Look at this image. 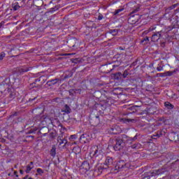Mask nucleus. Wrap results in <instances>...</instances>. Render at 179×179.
I'll return each mask as SVG.
<instances>
[{"label": "nucleus", "mask_w": 179, "mask_h": 179, "mask_svg": "<svg viewBox=\"0 0 179 179\" xmlns=\"http://www.w3.org/2000/svg\"><path fill=\"white\" fill-rule=\"evenodd\" d=\"M55 136H57V134L55 132H50L49 134V138L50 139H54V138H55Z\"/></svg>", "instance_id": "nucleus-38"}, {"label": "nucleus", "mask_w": 179, "mask_h": 179, "mask_svg": "<svg viewBox=\"0 0 179 179\" xmlns=\"http://www.w3.org/2000/svg\"><path fill=\"white\" fill-rule=\"evenodd\" d=\"M36 82H41V77H39L38 78L35 79V82L34 83H32L31 85V86H32V87H38V89H40V87H41V86H40V85H37L36 86Z\"/></svg>", "instance_id": "nucleus-25"}, {"label": "nucleus", "mask_w": 179, "mask_h": 179, "mask_svg": "<svg viewBox=\"0 0 179 179\" xmlns=\"http://www.w3.org/2000/svg\"><path fill=\"white\" fill-rule=\"evenodd\" d=\"M50 156H52V157H55V155H57V149L55 148H52L50 152Z\"/></svg>", "instance_id": "nucleus-30"}, {"label": "nucleus", "mask_w": 179, "mask_h": 179, "mask_svg": "<svg viewBox=\"0 0 179 179\" xmlns=\"http://www.w3.org/2000/svg\"><path fill=\"white\" fill-rule=\"evenodd\" d=\"M91 124L94 125V127H96V125H99L100 124V116H95L91 119Z\"/></svg>", "instance_id": "nucleus-17"}, {"label": "nucleus", "mask_w": 179, "mask_h": 179, "mask_svg": "<svg viewBox=\"0 0 179 179\" xmlns=\"http://www.w3.org/2000/svg\"><path fill=\"white\" fill-rule=\"evenodd\" d=\"M127 166V163H125V161L120 160L117 162L116 165L115 166V170H117V171H121L122 169H124Z\"/></svg>", "instance_id": "nucleus-12"}, {"label": "nucleus", "mask_w": 179, "mask_h": 179, "mask_svg": "<svg viewBox=\"0 0 179 179\" xmlns=\"http://www.w3.org/2000/svg\"><path fill=\"white\" fill-rule=\"evenodd\" d=\"M159 136H157V133H155V134H153L152 136V139H157V138H159Z\"/></svg>", "instance_id": "nucleus-46"}, {"label": "nucleus", "mask_w": 179, "mask_h": 179, "mask_svg": "<svg viewBox=\"0 0 179 179\" xmlns=\"http://www.w3.org/2000/svg\"><path fill=\"white\" fill-rule=\"evenodd\" d=\"M124 141L120 136L115 139V144L113 146V149L117 152L118 150H121V149L124 148Z\"/></svg>", "instance_id": "nucleus-8"}, {"label": "nucleus", "mask_w": 179, "mask_h": 179, "mask_svg": "<svg viewBox=\"0 0 179 179\" xmlns=\"http://www.w3.org/2000/svg\"><path fill=\"white\" fill-rule=\"evenodd\" d=\"M114 163V159L111 157H106L105 163L98 165L97 170L99 173H103V171L107 170V169H111L113 167V164Z\"/></svg>", "instance_id": "nucleus-3"}, {"label": "nucleus", "mask_w": 179, "mask_h": 179, "mask_svg": "<svg viewBox=\"0 0 179 179\" xmlns=\"http://www.w3.org/2000/svg\"><path fill=\"white\" fill-rule=\"evenodd\" d=\"M30 69H31V68L27 67V66H23V67L20 68L18 69V71L20 72V73H24V72H29V71H30Z\"/></svg>", "instance_id": "nucleus-20"}, {"label": "nucleus", "mask_w": 179, "mask_h": 179, "mask_svg": "<svg viewBox=\"0 0 179 179\" xmlns=\"http://www.w3.org/2000/svg\"><path fill=\"white\" fill-rule=\"evenodd\" d=\"M150 114H153V113H150Z\"/></svg>", "instance_id": "nucleus-61"}, {"label": "nucleus", "mask_w": 179, "mask_h": 179, "mask_svg": "<svg viewBox=\"0 0 179 179\" xmlns=\"http://www.w3.org/2000/svg\"><path fill=\"white\" fill-rule=\"evenodd\" d=\"M72 76V73H71L69 76L65 75L64 79H68V78H71Z\"/></svg>", "instance_id": "nucleus-51"}, {"label": "nucleus", "mask_w": 179, "mask_h": 179, "mask_svg": "<svg viewBox=\"0 0 179 179\" xmlns=\"http://www.w3.org/2000/svg\"><path fill=\"white\" fill-rule=\"evenodd\" d=\"M169 37V34H167L166 32H164L163 31H157L154 34H152L151 37V41L153 43H156L157 41H159L160 38H163V40H166Z\"/></svg>", "instance_id": "nucleus-7"}, {"label": "nucleus", "mask_w": 179, "mask_h": 179, "mask_svg": "<svg viewBox=\"0 0 179 179\" xmlns=\"http://www.w3.org/2000/svg\"><path fill=\"white\" fill-rule=\"evenodd\" d=\"M4 25H5V22L4 21H1L0 22V29H2V27H3Z\"/></svg>", "instance_id": "nucleus-48"}, {"label": "nucleus", "mask_w": 179, "mask_h": 179, "mask_svg": "<svg viewBox=\"0 0 179 179\" xmlns=\"http://www.w3.org/2000/svg\"><path fill=\"white\" fill-rule=\"evenodd\" d=\"M69 139L70 142H72V141L78 139V135L77 134L71 135Z\"/></svg>", "instance_id": "nucleus-34"}, {"label": "nucleus", "mask_w": 179, "mask_h": 179, "mask_svg": "<svg viewBox=\"0 0 179 179\" xmlns=\"http://www.w3.org/2000/svg\"><path fill=\"white\" fill-rule=\"evenodd\" d=\"M128 75V71H124V73H123V76L124 78H127V76Z\"/></svg>", "instance_id": "nucleus-50"}, {"label": "nucleus", "mask_w": 179, "mask_h": 179, "mask_svg": "<svg viewBox=\"0 0 179 179\" xmlns=\"http://www.w3.org/2000/svg\"><path fill=\"white\" fill-rule=\"evenodd\" d=\"M36 173H38L39 176H43V174H44V171L41 168H38L36 169Z\"/></svg>", "instance_id": "nucleus-37"}, {"label": "nucleus", "mask_w": 179, "mask_h": 179, "mask_svg": "<svg viewBox=\"0 0 179 179\" xmlns=\"http://www.w3.org/2000/svg\"><path fill=\"white\" fill-rule=\"evenodd\" d=\"M14 176H15V177H19V175H17V171H14Z\"/></svg>", "instance_id": "nucleus-52"}, {"label": "nucleus", "mask_w": 179, "mask_h": 179, "mask_svg": "<svg viewBox=\"0 0 179 179\" xmlns=\"http://www.w3.org/2000/svg\"><path fill=\"white\" fill-rule=\"evenodd\" d=\"M178 4L176 3V4H173L171 6H169L167 9H166V13H169V10H173V9H176V8H177Z\"/></svg>", "instance_id": "nucleus-28"}, {"label": "nucleus", "mask_w": 179, "mask_h": 179, "mask_svg": "<svg viewBox=\"0 0 179 179\" xmlns=\"http://www.w3.org/2000/svg\"><path fill=\"white\" fill-rule=\"evenodd\" d=\"M163 173L160 172V169H159L156 173L155 172H150L148 173H145L143 176H142V179H150V177H153L155 174H162Z\"/></svg>", "instance_id": "nucleus-13"}, {"label": "nucleus", "mask_w": 179, "mask_h": 179, "mask_svg": "<svg viewBox=\"0 0 179 179\" xmlns=\"http://www.w3.org/2000/svg\"><path fill=\"white\" fill-rule=\"evenodd\" d=\"M43 136H47V133L43 134Z\"/></svg>", "instance_id": "nucleus-57"}, {"label": "nucleus", "mask_w": 179, "mask_h": 179, "mask_svg": "<svg viewBox=\"0 0 179 179\" xmlns=\"http://www.w3.org/2000/svg\"><path fill=\"white\" fill-rule=\"evenodd\" d=\"M118 129H120L118 126H114L109 129V132L113 135H118V134H120V130Z\"/></svg>", "instance_id": "nucleus-16"}, {"label": "nucleus", "mask_w": 179, "mask_h": 179, "mask_svg": "<svg viewBox=\"0 0 179 179\" xmlns=\"http://www.w3.org/2000/svg\"><path fill=\"white\" fill-rule=\"evenodd\" d=\"M8 176H10V173H8Z\"/></svg>", "instance_id": "nucleus-62"}, {"label": "nucleus", "mask_w": 179, "mask_h": 179, "mask_svg": "<svg viewBox=\"0 0 179 179\" xmlns=\"http://www.w3.org/2000/svg\"><path fill=\"white\" fill-rule=\"evenodd\" d=\"M131 149H135V150H138L140 149L141 148V143H136L134 145H131Z\"/></svg>", "instance_id": "nucleus-31"}, {"label": "nucleus", "mask_w": 179, "mask_h": 179, "mask_svg": "<svg viewBox=\"0 0 179 179\" xmlns=\"http://www.w3.org/2000/svg\"><path fill=\"white\" fill-rule=\"evenodd\" d=\"M176 72H178V69H175L173 71H166L164 75L165 76H173Z\"/></svg>", "instance_id": "nucleus-23"}, {"label": "nucleus", "mask_w": 179, "mask_h": 179, "mask_svg": "<svg viewBox=\"0 0 179 179\" xmlns=\"http://www.w3.org/2000/svg\"><path fill=\"white\" fill-rule=\"evenodd\" d=\"M90 156L92 159H95L97 162H100L103 158V151L99 150V147H93L90 150Z\"/></svg>", "instance_id": "nucleus-5"}, {"label": "nucleus", "mask_w": 179, "mask_h": 179, "mask_svg": "<svg viewBox=\"0 0 179 179\" xmlns=\"http://www.w3.org/2000/svg\"><path fill=\"white\" fill-rule=\"evenodd\" d=\"M165 134L166 132L164 131L163 130H159L157 133V136H159V138H160V136H163V135H165Z\"/></svg>", "instance_id": "nucleus-35"}, {"label": "nucleus", "mask_w": 179, "mask_h": 179, "mask_svg": "<svg viewBox=\"0 0 179 179\" xmlns=\"http://www.w3.org/2000/svg\"><path fill=\"white\" fill-rule=\"evenodd\" d=\"M149 43V37L146 36L143 38V40H141V44L145 45Z\"/></svg>", "instance_id": "nucleus-33"}, {"label": "nucleus", "mask_w": 179, "mask_h": 179, "mask_svg": "<svg viewBox=\"0 0 179 179\" xmlns=\"http://www.w3.org/2000/svg\"><path fill=\"white\" fill-rule=\"evenodd\" d=\"M138 12H139V8L135 9L130 13L128 20L129 23H131V24H138V22L142 17V15L138 14Z\"/></svg>", "instance_id": "nucleus-4"}, {"label": "nucleus", "mask_w": 179, "mask_h": 179, "mask_svg": "<svg viewBox=\"0 0 179 179\" xmlns=\"http://www.w3.org/2000/svg\"><path fill=\"white\" fill-rule=\"evenodd\" d=\"M62 178L63 179H72V176L71 175H68V176L65 175L63 176Z\"/></svg>", "instance_id": "nucleus-44"}, {"label": "nucleus", "mask_w": 179, "mask_h": 179, "mask_svg": "<svg viewBox=\"0 0 179 179\" xmlns=\"http://www.w3.org/2000/svg\"><path fill=\"white\" fill-rule=\"evenodd\" d=\"M15 117H17V112H15L13 114L10 115L9 120H12V118H15Z\"/></svg>", "instance_id": "nucleus-42"}, {"label": "nucleus", "mask_w": 179, "mask_h": 179, "mask_svg": "<svg viewBox=\"0 0 179 179\" xmlns=\"http://www.w3.org/2000/svg\"><path fill=\"white\" fill-rule=\"evenodd\" d=\"M171 25L169 27V30H173V29H178L179 27V10H175L174 13L172 14L171 17L169 18Z\"/></svg>", "instance_id": "nucleus-2"}, {"label": "nucleus", "mask_w": 179, "mask_h": 179, "mask_svg": "<svg viewBox=\"0 0 179 179\" xmlns=\"http://www.w3.org/2000/svg\"><path fill=\"white\" fill-rule=\"evenodd\" d=\"M122 10H124V8L117 9L115 11L114 15L117 16V15H118V13H120V12H122Z\"/></svg>", "instance_id": "nucleus-41"}, {"label": "nucleus", "mask_w": 179, "mask_h": 179, "mask_svg": "<svg viewBox=\"0 0 179 179\" xmlns=\"http://www.w3.org/2000/svg\"><path fill=\"white\" fill-rule=\"evenodd\" d=\"M80 142L81 143H89L90 142V138L87 134H82L80 137Z\"/></svg>", "instance_id": "nucleus-14"}, {"label": "nucleus", "mask_w": 179, "mask_h": 179, "mask_svg": "<svg viewBox=\"0 0 179 179\" xmlns=\"http://www.w3.org/2000/svg\"><path fill=\"white\" fill-rule=\"evenodd\" d=\"M114 103H115V101L114 100V99H113V97L107 98L106 100L105 101V104L104 105L101 104V110H106L107 107H110V106H113Z\"/></svg>", "instance_id": "nucleus-11"}, {"label": "nucleus", "mask_w": 179, "mask_h": 179, "mask_svg": "<svg viewBox=\"0 0 179 179\" xmlns=\"http://www.w3.org/2000/svg\"><path fill=\"white\" fill-rule=\"evenodd\" d=\"M103 19H104V16H103L101 13H99L98 16V20H103Z\"/></svg>", "instance_id": "nucleus-45"}, {"label": "nucleus", "mask_w": 179, "mask_h": 179, "mask_svg": "<svg viewBox=\"0 0 179 179\" xmlns=\"http://www.w3.org/2000/svg\"><path fill=\"white\" fill-rule=\"evenodd\" d=\"M36 99H37V97H34V98H33V99L30 98V99L28 100V101H29V103H31V101H34V100H36Z\"/></svg>", "instance_id": "nucleus-49"}, {"label": "nucleus", "mask_w": 179, "mask_h": 179, "mask_svg": "<svg viewBox=\"0 0 179 179\" xmlns=\"http://www.w3.org/2000/svg\"><path fill=\"white\" fill-rule=\"evenodd\" d=\"M63 111L66 114H69V113H71V108H69L68 105H65L64 108H63Z\"/></svg>", "instance_id": "nucleus-29"}, {"label": "nucleus", "mask_w": 179, "mask_h": 179, "mask_svg": "<svg viewBox=\"0 0 179 179\" xmlns=\"http://www.w3.org/2000/svg\"><path fill=\"white\" fill-rule=\"evenodd\" d=\"M57 142L59 143V146L64 145L63 148H65V146H66V144L68 143V141L66 138H62V136L57 137Z\"/></svg>", "instance_id": "nucleus-15"}, {"label": "nucleus", "mask_w": 179, "mask_h": 179, "mask_svg": "<svg viewBox=\"0 0 179 179\" xmlns=\"http://www.w3.org/2000/svg\"><path fill=\"white\" fill-rule=\"evenodd\" d=\"M40 78H41V84L44 85V83H45V82H47L48 79L50 78V76L43 75V76H41Z\"/></svg>", "instance_id": "nucleus-21"}, {"label": "nucleus", "mask_w": 179, "mask_h": 179, "mask_svg": "<svg viewBox=\"0 0 179 179\" xmlns=\"http://www.w3.org/2000/svg\"><path fill=\"white\" fill-rule=\"evenodd\" d=\"M20 120H22V117H20L13 118V120L12 122L13 125H15V124H17L18 122H20Z\"/></svg>", "instance_id": "nucleus-32"}, {"label": "nucleus", "mask_w": 179, "mask_h": 179, "mask_svg": "<svg viewBox=\"0 0 179 179\" xmlns=\"http://www.w3.org/2000/svg\"><path fill=\"white\" fill-rule=\"evenodd\" d=\"M157 71L158 72H162V71H163V66H159L157 67Z\"/></svg>", "instance_id": "nucleus-47"}, {"label": "nucleus", "mask_w": 179, "mask_h": 179, "mask_svg": "<svg viewBox=\"0 0 179 179\" xmlns=\"http://www.w3.org/2000/svg\"><path fill=\"white\" fill-rule=\"evenodd\" d=\"M110 33L112 36H117V34H118V30H117V29H110Z\"/></svg>", "instance_id": "nucleus-36"}, {"label": "nucleus", "mask_w": 179, "mask_h": 179, "mask_svg": "<svg viewBox=\"0 0 179 179\" xmlns=\"http://www.w3.org/2000/svg\"><path fill=\"white\" fill-rule=\"evenodd\" d=\"M134 113V111L133 112H131V113H128L127 114V115H129V114H132Z\"/></svg>", "instance_id": "nucleus-56"}, {"label": "nucleus", "mask_w": 179, "mask_h": 179, "mask_svg": "<svg viewBox=\"0 0 179 179\" xmlns=\"http://www.w3.org/2000/svg\"><path fill=\"white\" fill-rule=\"evenodd\" d=\"M120 136L122 138V140L123 141L124 145H125V143L127 145H131L132 144V142H134V141H136V139H138V136L136 135L134 138H131L126 134H122Z\"/></svg>", "instance_id": "nucleus-9"}, {"label": "nucleus", "mask_w": 179, "mask_h": 179, "mask_svg": "<svg viewBox=\"0 0 179 179\" xmlns=\"http://www.w3.org/2000/svg\"><path fill=\"white\" fill-rule=\"evenodd\" d=\"M14 168L17 169V166L15 165Z\"/></svg>", "instance_id": "nucleus-58"}, {"label": "nucleus", "mask_w": 179, "mask_h": 179, "mask_svg": "<svg viewBox=\"0 0 179 179\" xmlns=\"http://www.w3.org/2000/svg\"><path fill=\"white\" fill-rule=\"evenodd\" d=\"M34 169V163L33 162H29V164L27 166V169L25 170V173L29 174L31 170Z\"/></svg>", "instance_id": "nucleus-19"}, {"label": "nucleus", "mask_w": 179, "mask_h": 179, "mask_svg": "<svg viewBox=\"0 0 179 179\" xmlns=\"http://www.w3.org/2000/svg\"><path fill=\"white\" fill-rule=\"evenodd\" d=\"M6 56V54L5 53V52H2L0 54V62L2 61Z\"/></svg>", "instance_id": "nucleus-39"}, {"label": "nucleus", "mask_w": 179, "mask_h": 179, "mask_svg": "<svg viewBox=\"0 0 179 179\" xmlns=\"http://www.w3.org/2000/svg\"><path fill=\"white\" fill-rule=\"evenodd\" d=\"M19 8H20V6H19V3H15L13 9L15 10H17V9H19Z\"/></svg>", "instance_id": "nucleus-40"}, {"label": "nucleus", "mask_w": 179, "mask_h": 179, "mask_svg": "<svg viewBox=\"0 0 179 179\" xmlns=\"http://www.w3.org/2000/svg\"><path fill=\"white\" fill-rule=\"evenodd\" d=\"M10 52H12V49H11Z\"/></svg>", "instance_id": "nucleus-63"}, {"label": "nucleus", "mask_w": 179, "mask_h": 179, "mask_svg": "<svg viewBox=\"0 0 179 179\" xmlns=\"http://www.w3.org/2000/svg\"><path fill=\"white\" fill-rule=\"evenodd\" d=\"M28 179H33V178H29Z\"/></svg>", "instance_id": "nucleus-59"}, {"label": "nucleus", "mask_w": 179, "mask_h": 179, "mask_svg": "<svg viewBox=\"0 0 179 179\" xmlns=\"http://www.w3.org/2000/svg\"><path fill=\"white\" fill-rule=\"evenodd\" d=\"M105 66H106V68L108 69L107 71H106V73H110V72L114 71V68H115V65H113L111 68V64L105 65Z\"/></svg>", "instance_id": "nucleus-22"}, {"label": "nucleus", "mask_w": 179, "mask_h": 179, "mask_svg": "<svg viewBox=\"0 0 179 179\" xmlns=\"http://www.w3.org/2000/svg\"><path fill=\"white\" fill-rule=\"evenodd\" d=\"M120 122H124V124H128L129 122H132L134 121V119L120 118Z\"/></svg>", "instance_id": "nucleus-26"}, {"label": "nucleus", "mask_w": 179, "mask_h": 179, "mask_svg": "<svg viewBox=\"0 0 179 179\" xmlns=\"http://www.w3.org/2000/svg\"><path fill=\"white\" fill-rule=\"evenodd\" d=\"M164 107L168 110H173L174 108V105L171 104V103L166 101L164 103Z\"/></svg>", "instance_id": "nucleus-24"}, {"label": "nucleus", "mask_w": 179, "mask_h": 179, "mask_svg": "<svg viewBox=\"0 0 179 179\" xmlns=\"http://www.w3.org/2000/svg\"><path fill=\"white\" fill-rule=\"evenodd\" d=\"M153 28H149L148 31H152Z\"/></svg>", "instance_id": "nucleus-54"}, {"label": "nucleus", "mask_w": 179, "mask_h": 179, "mask_svg": "<svg viewBox=\"0 0 179 179\" xmlns=\"http://www.w3.org/2000/svg\"><path fill=\"white\" fill-rule=\"evenodd\" d=\"M29 177L28 175H27L25 177H24L22 179H27V178Z\"/></svg>", "instance_id": "nucleus-55"}, {"label": "nucleus", "mask_w": 179, "mask_h": 179, "mask_svg": "<svg viewBox=\"0 0 179 179\" xmlns=\"http://www.w3.org/2000/svg\"><path fill=\"white\" fill-rule=\"evenodd\" d=\"M33 121L38 124L39 127H41V125H47V122L50 121V118L45 115H36L34 117Z\"/></svg>", "instance_id": "nucleus-6"}, {"label": "nucleus", "mask_w": 179, "mask_h": 179, "mask_svg": "<svg viewBox=\"0 0 179 179\" xmlns=\"http://www.w3.org/2000/svg\"><path fill=\"white\" fill-rule=\"evenodd\" d=\"M89 170H90V164H89V162L87 161H84L80 167V173L85 174V173H87Z\"/></svg>", "instance_id": "nucleus-10"}, {"label": "nucleus", "mask_w": 179, "mask_h": 179, "mask_svg": "<svg viewBox=\"0 0 179 179\" xmlns=\"http://www.w3.org/2000/svg\"><path fill=\"white\" fill-rule=\"evenodd\" d=\"M24 173V171L23 170H22V169L20 170V173L21 175H23Z\"/></svg>", "instance_id": "nucleus-53"}, {"label": "nucleus", "mask_w": 179, "mask_h": 179, "mask_svg": "<svg viewBox=\"0 0 179 179\" xmlns=\"http://www.w3.org/2000/svg\"><path fill=\"white\" fill-rule=\"evenodd\" d=\"M10 90V78H6L0 83V93H6V92L8 93V97L6 98L8 103L12 101L16 97L15 92H12Z\"/></svg>", "instance_id": "nucleus-1"}, {"label": "nucleus", "mask_w": 179, "mask_h": 179, "mask_svg": "<svg viewBox=\"0 0 179 179\" xmlns=\"http://www.w3.org/2000/svg\"><path fill=\"white\" fill-rule=\"evenodd\" d=\"M59 80H61L59 78L52 79L48 80L46 83V85H48V86H54V85H57V83H58Z\"/></svg>", "instance_id": "nucleus-18"}, {"label": "nucleus", "mask_w": 179, "mask_h": 179, "mask_svg": "<svg viewBox=\"0 0 179 179\" xmlns=\"http://www.w3.org/2000/svg\"><path fill=\"white\" fill-rule=\"evenodd\" d=\"M73 153L75 155H79L80 152V148L79 146H76L72 150Z\"/></svg>", "instance_id": "nucleus-27"}, {"label": "nucleus", "mask_w": 179, "mask_h": 179, "mask_svg": "<svg viewBox=\"0 0 179 179\" xmlns=\"http://www.w3.org/2000/svg\"><path fill=\"white\" fill-rule=\"evenodd\" d=\"M120 50H124V49L120 48Z\"/></svg>", "instance_id": "nucleus-60"}, {"label": "nucleus", "mask_w": 179, "mask_h": 179, "mask_svg": "<svg viewBox=\"0 0 179 179\" xmlns=\"http://www.w3.org/2000/svg\"><path fill=\"white\" fill-rule=\"evenodd\" d=\"M79 45V43H75L73 45H72V49L73 50H78V46Z\"/></svg>", "instance_id": "nucleus-43"}]
</instances>
